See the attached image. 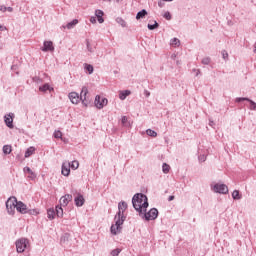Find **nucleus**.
Segmentation results:
<instances>
[{"instance_id":"nucleus-26","label":"nucleus","mask_w":256,"mask_h":256,"mask_svg":"<svg viewBox=\"0 0 256 256\" xmlns=\"http://www.w3.org/2000/svg\"><path fill=\"white\" fill-rule=\"evenodd\" d=\"M146 135H148L149 137H157V132H155V130L148 129L146 130Z\"/></svg>"},{"instance_id":"nucleus-37","label":"nucleus","mask_w":256,"mask_h":256,"mask_svg":"<svg viewBox=\"0 0 256 256\" xmlns=\"http://www.w3.org/2000/svg\"><path fill=\"white\" fill-rule=\"evenodd\" d=\"M164 19H167V21H171V13L165 12L164 13Z\"/></svg>"},{"instance_id":"nucleus-14","label":"nucleus","mask_w":256,"mask_h":256,"mask_svg":"<svg viewBox=\"0 0 256 256\" xmlns=\"http://www.w3.org/2000/svg\"><path fill=\"white\" fill-rule=\"evenodd\" d=\"M129 95H131V92L129 90L120 91L119 99H121V101H125V99H127V97H129Z\"/></svg>"},{"instance_id":"nucleus-35","label":"nucleus","mask_w":256,"mask_h":256,"mask_svg":"<svg viewBox=\"0 0 256 256\" xmlns=\"http://www.w3.org/2000/svg\"><path fill=\"white\" fill-rule=\"evenodd\" d=\"M128 121H129V119L127 118V116L122 117V120H121L122 125H128Z\"/></svg>"},{"instance_id":"nucleus-27","label":"nucleus","mask_w":256,"mask_h":256,"mask_svg":"<svg viewBox=\"0 0 256 256\" xmlns=\"http://www.w3.org/2000/svg\"><path fill=\"white\" fill-rule=\"evenodd\" d=\"M47 215H48V219H55V210L53 209H49L48 212H47Z\"/></svg>"},{"instance_id":"nucleus-3","label":"nucleus","mask_w":256,"mask_h":256,"mask_svg":"<svg viewBox=\"0 0 256 256\" xmlns=\"http://www.w3.org/2000/svg\"><path fill=\"white\" fill-rule=\"evenodd\" d=\"M87 93H89V90L87 89V87L84 86L82 88L80 96L77 92H71L69 94V99L71 103H73V105H77L79 104V101H82L83 105L87 107Z\"/></svg>"},{"instance_id":"nucleus-34","label":"nucleus","mask_w":256,"mask_h":256,"mask_svg":"<svg viewBox=\"0 0 256 256\" xmlns=\"http://www.w3.org/2000/svg\"><path fill=\"white\" fill-rule=\"evenodd\" d=\"M54 137L55 139H61L63 137V133H61V131H55L54 132Z\"/></svg>"},{"instance_id":"nucleus-44","label":"nucleus","mask_w":256,"mask_h":256,"mask_svg":"<svg viewBox=\"0 0 256 256\" xmlns=\"http://www.w3.org/2000/svg\"><path fill=\"white\" fill-rule=\"evenodd\" d=\"M6 11H9V13H12L13 8H11V7H6Z\"/></svg>"},{"instance_id":"nucleus-9","label":"nucleus","mask_w":256,"mask_h":256,"mask_svg":"<svg viewBox=\"0 0 256 256\" xmlns=\"http://www.w3.org/2000/svg\"><path fill=\"white\" fill-rule=\"evenodd\" d=\"M61 174L64 175V177H69V175H71V163L69 162L62 163Z\"/></svg>"},{"instance_id":"nucleus-48","label":"nucleus","mask_w":256,"mask_h":256,"mask_svg":"<svg viewBox=\"0 0 256 256\" xmlns=\"http://www.w3.org/2000/svg\"><path fill=\"white\" fill-rule=\"evenodd\" d=\"M164 1H173V0H164Z\"/></svg>"},{"instance_id":"nucleus-38","label":"nucleus","mask_w":256,"mask_h":256,"mask_svg":"<svg viewBox=\"0 0 256 256\" xmlns=\"http://www.w3.org/2000/svg\"><path fill=\"white\" fill-rule=\"evenodd\" d=\"M222 57H223V59H227L229 57V53H227V51L223 50Z\"/></svg>"},{"instance_id":"nucleus-8","label":"nucleus","mask_w":256,"mask_h":256,"mask_svg":"<svg viewBox=\"0 0 256 256\" xmlns=\"http://www.w3.org/2000/svg\"><path fill=\"white\" fill-rule=\"evenodd\" d=\"M159 215V211L157 208H152L148 213H145V219L147 221H154V219H157Z\"/></svg>"},{"instance_id":"nucleus-49","label":"nucleus","mask_w":256,"mask_h":256,"mask_svg":"<svg viewBox=\"0 0 256 256\" xmlns=\"http://www.w3.org/2000/svg\"><path fill=\"white\" fill-rule=\"evenodd\" d=\"M203 159V161H205V159L204 158H202Z\"/></svg>"},{"instance_id":"nucleus-45","label":"nucleus","mask_w":256,"mask_h":256,"mask_svg":"<svg viewBox=\"0 0 256 256\" xmlns=\"http://www.w3.org/2000/svg\"><path fill=\"white\" fill-rule=\"evenodd\" d=\"M175 199V196H169L168 201H173Z\"/></svg>"},{"instance_id":"nucleus-25","label":"nucleus","mask_w":256,"mask_h":256,"mask_svg":"<svg viewBox=\"0 0 256 256\" xmlns=\"http://www.w3.org/2000/svg\"><path fill=\"white\" fill-rule=\"evenodd\" d=\"M49 89H51V86H49V84H44L43 86L39 87V91H41L42 93L49 91Z\"/></svg>"},{"instance_id":"nucleus-33","label":"nucleus","mask_w":256,"mask_h":256,"mask_svg":"<svg viewBox=\"0 0 256 256\" xmlns=\"http://www.w3.org/2000/svg\"><path fill=\"white\" fill-rule=\"evenodd\" d=\"M86 71H88V73L91 75V73H93V65L91 64H86L85 66Z\"/></svg>"},{"instance_id":"nucleus-40","label":"nucleus","mask_w":256,"mask_h":256,"mask_svg":"<svg viewBox=\"0 0 256 256\" xmlns=\"http://www.w3.org/2000/svg\"><path fill=\"white\" fill-rule=\"evenodd\" d=\"M90 23H93V24L97 23V18L95 16H92L90 18Z\"/></svg>"},{"instance_id":"nucleus-23","label":"nucleus","mask_w":256,"mask_h":256,"mask_svg":"<svg viewBox=\"0 0 256 256\" xmlns=\"http://www.w3.org/2000/svg\"><path fill=\"white\" fill-rule=\"evenodd\" d=\"M70 168L73 169L74 171H75L76 169H79V161H77V160L72 161V162L70 163Z\"/></svg>"},{"instance_id":"nucleus-18","label":"nucleus","mask_w":256,"mask_h":256,"mask_svg":"<svg viewBox=\"0 0 256 256\" xmlns=\"http://www.w3.org/2000/svg\"><path fill=\"white\" fill-rule=\"evenodd\" d=\"M79 23V20L74 19L71 22H69L66 26H62L63 29H73V27H75V25H77Z\"/></svg>"},{"instance_id":"nucleus-16","label":"nucleus","mask_w":256,"mask_h":256,"mask_svg":"<svg viewBox=\"0 0 256 256\" xmlns=\"http://www.w3.org/2000/svg\"><path fill=\"white\" fill-rule=\"evenodd\" d=\"M237 101H249L250 109H252L253 111H256V103L250 100L249 98H238Z\"/></svg>"},{"instance_id":"nucleus-36","label":"nucleus","mask_w":256,"mask_h":256,"mask_svg":"<svg viewBox=\"0 0 256 256\" xmlns=\"http://www.w3.org/2000/svg\"><path fill=\"white\" fill-rule=\"evenodd\" d=\"M119 253H121V250L120 249H115L111 252V255L112 256H119Z\"/></svg>"},{"instance_id":"nucleus-29","label":"nucleus","mask_w":256,"mask_h":256,"mask_svg":"<svg viewBox=\"0 0 256 256\" xmlns=\"http://www.w3.org/2000/svg\"><path fill=\"white\" fill-rule=\"evenodd\" d=\"M233 199L239 200L241 199V194H239V190H234L232 193Z\"/></svg>"},{"instance_id":"nucleus-1","label":"nucleus","mask_w":256,"mask_h":256,"mask_svg":"<svg viewBox=\"0 0 256 256\" xmlns=\"http://www.w3.org/2000/svg\"><path fill=\"white\" fill-rule=\"evenodd\" d=\"M125 211H127V203L122 201L118 204V213L114 217L115 224H112L110 231L112 235H119L125 223Z\"/></svg>"},{"instance_id":"nucleus-19","label":"nucleus","mask_w":256,"mask_h":256,"mask_svg":"<svg viewBox=\"0 0 256 256\" xmlns=\"http://www.w3.org/2000/svg\"><path fill=\"white\" fill-rule=\"evenodd\" d=\"M95 15L98 19V23H104L105 20L103 19V15H104L103 11L96 10Z\"/></svg>"},{"instance_id":"nucleus-20","label":"nucleus","mask_w":256,"mask_h":256,"mask_svg":"<svg viewBox=\"0 0 256 256\" xmlns=\"http://www.w3.org/2000/svg\"><path fill=\"white\" fill-rule=\"evenodd\" d=\"M33 153H35V147H29L25 152V158L27 159L28 157H31Z\"/></svg>"},{"instance_id":"nucleus-13","label":"nucleus","mask_w":256,"mask_h":256,"mask_svg":"<svg viewBox=\"0 0 256 256\" xmlns=\"http://www.w3.org/2000/svg\"><path fill=\"white\" fill-rule=\"evenodd\" d=\"M42 51H55V47L51 41H45Z\"/></svg>"},{"instance_id":"nucleus-21","label":"nucleus","mask_w":256,"mask_h":256,"mask_svg":"<svg viewBox=\"0 0 256 256\" xmlns=\"http://www.w3.org/2000/svg\"><path fill=\"white\" fill-rule=\"evenodd\" d=\"M145 15H147V10L143 9L142 11L138 12L136 15V19H143V17H145Z\"/></svg>"},{"instance_id":"nucleus-15","label":"nucleus","mask_w":256,"mask_h":256,"mask_svg":"<svg viewBox=\"0 0 256 256\" xmlns=\"http://www.w3.org/2000/svg\"><path fill=\"white\" fill-rule=\"evenodd\" d=\"M4 119L7 127H9L10 129H13V117L11 115H6Z\"/></svg>"},{"instance_id":"nucleus-42","label":"nucleus","mask_w":256,"mask_h":256,"mask_svg":"<svg viewBox=\"0 0 256 256\" xmlns=\"http://www.w3.org/2000/svg\"><path fill=\"white\" fill-rule=\"evenodd\" d=\"M0 31H7V27L0 24Z\"/></svg>"},{"instance_id":"nucleus-41","label":"nucleus","mask_w":256,"mask_h":256,"mask_svg":"<svg viewBox=\"0 0 256 256\" xmlns=\"http://www.w3.org/2000/svg\"><path fill=\"white\" fill-rule=\"evenodd\" d=\"M0 11H2V13H5V11H7V7L6 6H1Z\"/></svg>"},{"instance_id":"nucleus-30","label":"nucleus","mask_w":256,"mask_h":256,"mask_svg":"<svg viewBox=\"0 0 256 256\" xmlns=\"http://www.w3.org/2000/svg\"><path fill=\"white\" fill-rule=\"evenodd\" d=\"M56 215L57 217H63V208L56 206Z\"/></svg>"},{"instance_id":"nucleus-50","label":"nucleus","mask_w":256,"mask_h":256,"mask_svg":"<svg viewBox=\"0 0 256 256\" xmlns=\"http://www.w3.org/2000/svg\"><path fill=\"white\" fill-rule=\"evenodd\" d=\"M203 159V161H205V159L204 158H202Z\"/></svg>"},{"instance_id":"nucleus-7","label":"nucleus","mask_w":256,"mask_h":256,"mask_svg":"<svg viewBox=\"0 0 256 256\" xmlns=\"http://www.w3.org/2000/svg\"><path fill=\"white\" fill-rule=\"evenodd\" d=\"M215 193H222L223 195L229 193V188L225 184H216L213 187Z\"/></svg>"},{"instance_id":"nucleus-12","label":"nucleus","mask_w":256,"mask_h":256,"mask_svg":"<svg viewBox=\"0 0 256 256\" xmlns=\"http://www.w3.org/2000/svg\"><path fill=\"white\" fill-rule=\"evenodd\" d=\"M75 205L76 207H83L85 205V198H83V195H78L75 199Z\"/></svg>"},{"instance_id":"nucleus-5","label":"nucleus","mask_w":256,"mask_h":256,"mask_svg":"<svg viewBox=\"0 0 256 256\" xmlns=\"http://www.w3.org/2000/svg\"><path fill=\"white\" fill-rule=\"evenodd\" d=\"M17 198L16 197H10L7 201H6V209L8 211V213H13L17 207Z\"/></svg>"},{"instance_id":"nucleus-6","label":"nucleus","mask_w":256,"mask_h":256,"mask_svg":"<svg viewBox=\"0 0 256 256\" xmlns=\"http://www.w3.org/2000/svg\"><path fill=\"white\" fill-rule=\"evenodd\" d=\"M109 103L107 98H101V96L97 95L95 97L94 105L97 107V109H103Z\"/></svg>"},{"instance_id":"nucleus-28","label":"nucleus","mask_w":256,"mask_h":256,"mask_svg":"<svg viewBox=\"0 0 256 256\" xmlns=\"http://www.w3.org/2000/svg\"><path fill=\"white\" fill-rule=\"evenodd\" d=\"M170 169H171V166H169V164H167V163L163 164V166H162L163 173H169Z\"/></svg>"},{"instance_id":"nucleus-46","label":"nucleus","mask_w":256,"mask_h":256,"mask_svg":"<svg viewBox=\"0 0 256 256\" xmlns=\"http://www.w3.org/2000/svg\"><path fill=\"white\" fill-rule=\"evenodd\" d=\"M254 53H256V43L254 44Z\"/></svg>"},{"instance_id":"nucleus-43","label":"nucleus","mask_w":256,"mask_h":256,"mask_svg":"<svg viewBox=\"0 0 256 256\" xmlns=\"http://www.w3.org/2000/svg\"><path fill=\"white\" fill-rule=\"evenodd\" d=\"M144 95H145L146 97H149V96L151 95V93H150L149 91L145 90V91H144Z\"/></svg>"},{"instance_id":"nucleus-17","label":"nucleus","mask_w":256,"mask_h":256,"mask_svg":"<svg viewBox=\"0 0 256 256\" xmlns=\"http://www.w3.org/2000/svg\"><path fill=\"white\" fill-rule=\"evenodd\" d=\"M24 173H26L30 179H35V177H37V175H35V172H33V170H31V168L29 167L24 168Z\"/></svg>"},{"instance_id":"nucleus-32","label":"nucleus","mask_w":256,"mask_h":256,"mask_svg":"<svg viewBox=\"0 0 256 256\" xmlns=\"http://www.w3.org/2000/svg\"><path fill=\"white\" fill-rule=\"evenodd\" d=\"M157 27H159V23H157V21L154 22V25L148 24V29L150 31H153V29H157Z\"/></svg>"},{"instance_id":"nucleus-47","label":"nucleus","mask_w":256,"mask_h":256,"mask_svg":"<svg viewBox=\"0 0 256 256\" xmlns=\"http://www.w3.org/2000/svg\"><path fill=\"white\" fill-rule=\"evenodd\" d=\"M117 1V3H119V2H121V1H123V0H116Z\"/></svg>"},{"instance_id":"nucleus-11","label":"nucleus","mask_w":256,"mask_h":256,"mask_svg":"<svg viewBox=\"0 0 256 256\" xmlns=\"http://www.w3.org/2000/svg\"><path fill=\"white\" fill-rule=\"evenodd\" d=\"M16 211L25 215V213H27V205L21 201H18L16 203Z\"/></svg>"},{"instance_id":"nucleus-4","label":"nucleus","mask_w":256,"mask_h":256,"mask_svg":"<svg viewBox=\"0 0 256 256\" xmlns=\"http://www.w3.org/2000/svg\"><path fill=\"white\" fill-rule=\"evenodd\" d=\"M29 248V240L21 238L16 241V251L17 253H23L25 249Z\"/></svg>"},{"instance_id":"nucleus-31","label":"nucleus","mask_w":256,"mask_h":256,"mask_svg":"<svg viewBox=\"0 0 256 256\" xmlns=\"http://www.w3.org/2000/svg\"><path fill=\"white\" fill-rule=\"evenodd\" d=\"M116 21L119 23V25H121V27H127V22H125V20L122 18H117Z\"/></svg>"},{"instance_id":"nucleus-24","label":"nucleus","mask_w":256,"mask_h":256,"mask_svg":"<svg viewBox=\"0 0 256 256\" xmlns=\"http://www.w3.org/2000/svg\"><path fill=\"white\" fill-rule=\"evenodd\" d=\"M171 45H172V47H179V45H181V41L177 38H173L171 40Z\"/></svg>"},{"instance_id":"nucleus-10","label":"nucleus","mask_w":256,"mask_h":256,"mask_svg":"<svg viewBox=\"0 0 256 256\" xmlns=\"http://www.w3.org/2000/svg\"><path fill=\"white\" fill-rule=\"evenodd\" d=\"M70 201H73V196L71 194H66L60 198V205L62 207H67Z\"/></svg>"},{"instance_id":"nucleus-22","label":"nucleus","mask_w":256,"mask_h":256,"mask_svg":"<svg viewBox=\"0 0 256 256\" xmlns=\"http://www.w3.org/2000/svg\"><path fill=\"white\" fill-rule=\"evenodd\" d=\"M11 151H12L11 145H5V146H3V153H4L5 155L11 154Z\"/></svg>"},{"instance_id":"nucleus-39","label":"nucleus","mask_w":256,"mask_h":256,"mask_svg":"<svg viewBox=\"0 0 256 256\" xmlns=\"http://www.w3.org/2000/svg\"><path fill=\"white\" fill-rule=\"evenodd\" d=\"M210 59L209 58H204L203 60H202V63L204 64V65H209V63H210Z\"/></svg>"},{"instance_id":"nucleus-2","label":"nucleus","mask_w":256,"mask_h":256,"mask_svg":"<svg viewBox=\"0 0 256 256\" xmlns=\"http://www.w3.org/2000/svg\"><path fill=\"white\" fill-rule=\"evenodd\" d=\"M132 205L138 213H147V207H149L147 196L140 193L135 194L132 198Z\"/></svg>"}]
</instances>
